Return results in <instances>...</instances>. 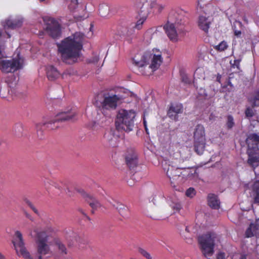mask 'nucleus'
Listing matches in <instances>:
<instances>
[{
    "instance_id": "774afa93",
    "label": "nucleus",
    "mask_w": 259,
    "mask_h": 259,
    "mask_svg": "<svg viewBox=\"0 0 259 259\" xmlns=\"http://www.w3.org/2000/svg\"><path fill=\"white\" fill-rule=\"evenodd\" d=\"M185 230L187 231V232H189V230H188V228L187 227H186L185 228Z\"/></svg>"
},
{
    "instance_id": "3c124183",
    "label": "nucleus",
    "mask_w": 259,
    "mask_h": 259,
    "mask_svg": "<svg viewBox=\"0 0 259 259\" xmlns=\"http://www.w3.org/2000/svg\"><path fill=\"white\" fill-rule=\"evenodd\" d=\"M157 212V211L153 209L151 210V215L150 217L154 220H159V219L155 215Z\"/></svg>"
},
{
    "instance_id": "c03bdc74",
    "label": "nucleus",
    "mask_w": 259,
    "mask_h": 259,
    "mask_svg": "<svg viewBox=\"0 0 259 259\" xmlns=\"http://www.w3.org/2000/svg\"><path fill=\"white\" fill-rule=\"evenodd\" d=\"M78 0H71L70 4L68 6V8L70 11H73L77 7Z\"/></svg>"
},
{
    "instance_id": "4c0bfd02",
    "label": "nucleus",
    "mask_w": 259,
    "mask_h": 259,
    "mask_svg": "<svg viewBox=\"0 0 259 259\" xmlns=\"http://www.w3.org/2000/svg\"><path fill=\"white\" fill-rule=\"evenodd\" d=\"M138 174L136 172H134L131 176V180L127 181V184L130 186L132 187L134 185V181L137 182L140 179V177H137Z\"/></svg>"
},
{
    "instance_id": "4d7b16f0",
    "label": "nucleus",
    "mask_w": 259,
    "mask_h": 259,
    "mask_svg": "<svg viewBox=\"0 0 259 259\" xmlns=\"http://www.w3.org/2000/svg\"><path fill=\"white\" fill-rule=\"evenodd\" d=\"M221 77H222L221 75H220V74H218L216 80L217 81H218L220 83H221Z\"/></svg>"
},
{
    "instance_id": "aec40b11",
    "label": "nucleus",
    "mask_w": 259,
    "mask_h": 259,
    "mask_svg": "<svg viewBox=\"0 0 259 259\" xmlns=\"http://www.w3.org/2000/svg\"><path fill=\"white\" fill-rule=\"evenodd\" d=\"M47 242V241H46V239L41 240L37 242V252L40 255L39 259H42L41 255L47 254L50 251V247Z\"/></svg>"
},
{
    "instance_id": "f8f14e48",
    "label": "nucleus",
    "mask_w": 259,
    "mask_h": 259,
    "mask_svg": "<svg viewBox=\"0 0 259 259\" xmlns=\"http://www.w3.org/2000/svg\"><path fill=\"white\" fill-rule=\"evenodd\" d=\"M15 236L17 240L13 242V243L17 252L19 251L24 258H30V255L24 247L22 233L20 231H17L15 232Z\"/></svg>"
},
{
    "instance_id": "de8ad7c7",
    "label": "nucleus",
    "mask_w": 259,
    "mask_h": 259,
    "mask_svg": "<svg viewBox=\"0 0 259 259\" xmlns=\"http://www.w3.org/2000/svg\"><path fill=\"white\" fill-rule=\"evenodd\" d=\"M186 195L189 197H192L195 195V190L193 188H189L186 192Z\"/></svg>"
},
{
    "instance_id": "e433bc0d",
    "label": "nucleus",
    "mask_w": 259,
    "mask_h": 259,
    "mask_svg": "<svg viewBox=\"0 0 259 259\" xmlns=\"http://www.w3.org/2000/svg\"><path fill=\"white\" fill-rule=\"evenodd\" d=\"M24 202L33 210V211L36 214L39 215V212L36 208L34 206L33 204L27 198H24L23 199Z\"/></svg>"
},
{
    "instance_id": "1a4fd4ad",
    "label": "nucleus",
    "mask_w": 259,
    "mask_h": 259,
    "mask_svg": "<svg viewBox=\"0 0 259 259\" xmlns=\"http://www.w3.org/2000/svg\"><path fill=\"white\" fill-rule=\"evenodd\" d=\"M137 7L139 9L138 14L140 19L137 21L136 24L132 29L136 28L138 30H140L141 29L142 25L149 14V3L147 0H138Z\"/></svg>"
},
{
    "instance_id": "680f3d73",
    "label": "nucleus",
    "mask_w": 259,
    "mask_h": 259,
    "mask_svg": "<svg viewBox=\"0 0 259 259\" xmlns=\"http://www.w3.org/2000/svg\"><path fill=\"white\" fill-rule=\"evenodd\" d=\"M24 213H25V214L26 217L27 218L30 219V217H31L30 214H28L27 212H26V211L24 212Z\"/></svg>"
},
{
    "instance_id": "6ab92c4d",
    "label": "nucleus",
    "mask_w": 259,
    "mask_h": 259,
    "mask_svg": "<svg viewBox=\"0 0 259 259\" xmlns=\"http://www.w3.org/2000/svg\"><path fill=\"white\" fill-rule=\"evenodd\" d=\"M164 29L167 35L171 40L174 41L177 40L178 34L174 24H166L164 25Z\"/></svg>"
},
{
    "instance_id": "13d9d810",
    "label": "nucleus",
    "mask_w": 259,
    "mask_h": 259,
    "mask_svg": "<svg viewBox=\"0 0 259 259\" xmlns=\"http://www.w3.org/2000/svg\"><path fill=\"white\" fill-rule=\"evenodd\" d=\"M186 242L188 244H192L193 242V239L191 238L187 239Z\"/></svg>"
},
{
    "instance_id": "7ed1b4c3",
    "label": "nucleus",
    "mask_w": 259,
    "mask_h": 259,
    "mask_svg": "<svg viewBox=\"0 0 259 259\" xmlns=\"http://www.w3.org/2000/svg\"><path fill=\"white\" fill-rule=\"evenodd\" d=\"M245 142L247 145V162L254 168L259 165V133L249 134Z\"/></svg>"
},
{
    "instance_id": "ddd939ff",
    "label": "nucleus",
    "mask_w": 259,
    "mask_h": 259,
    "mask_svg": "<svg viewBox=\"0 0 259 259\" xmlns=\"http://www.w3.org/2000/svg\"><path fill=\"white\" fill-rule=\"evenodd\" d=\"M128 94V90L119 87H114V109L124 103V99Z\"/></svg>"
},
{
    "instance_id": "69168bd1",
    "label": "nucleus",
    "mask_w": 259,
    "mask_h": 259,
    "mask_svg": "<svg viewBox=\"0 0 259 259\" xmlns=\"http://www.w3.org/2000/svg\"><path fill=\"white\" fill-rule=\"evenodd\" d=\"M4 256L0 252V259H4Z\"/></svg>"
},
{
    "instance_id": "a18cd8bd",
    "label": "nucleus",
    "mask_w": 259,
    "mask_h": 259,
    "mask_svg": "<svg viewBox=\"0 0 259 259\" xmlns=\"http://www.w3.org/2000/svg\"><path fill=\"white\" fill-rule=\"evenodd\" d=\"M192 169H189V172H190V175H189V178H197L198 177V174L197 171V169H193L192 167Z\"/></svg>"
},
{
    "instance_id": "dca6fc26",
    "label": "nucleus",
    "mask_w": 259,
    "mask_h": 259,
    "mask_svg": "<svg viewBox=\"0 0 259 259\" xmlns=\"http://www.w3.org/2000/svg\"><path fill=\"white\" fill-rule=\"evenodd\" d=\"M125 161L131 172H134L139 163L137 154L134 151L131 150L125 157Z\"/></svg>"
},
{
    "instance_id": "bf43d9fd",
    "label": "nucleus",
    "mask_w": 259,
    "mask_h": 259,
    "mask_svg": "<svg viewBox=\"0 0 259 259\" xmlns=\"http://www.w3.org/2000/svg\"><path fill=\"white\" fill-rule=\"evenodd\" d=\"M48 230L49 232H52L54 231V229L52 227H49L48 228Z\"/></svg>"
},
{
    "instance_id": "a211bd4d",
    "label": "nucleus",
    "mask_w": 259,
    "mask_h": 259,
    "mask_svg": "<svg viewBox=\"0 0 259 259\" xmlns=\"http://www.w3.org/2000/svg\"><path fill=\"white\" fill-rule=\"evenodd\" d=\"M113 139V131L112 125L106 128L103 137V143L105 147L109 148L112 146V140Z\"/></svg>"
},
{
    "instance_id": "c9c22d12",
    "label": "nucleus",
    "mask_w": 259,
    "mask_h": 259,
    "mask_svg": "<svg viewBox=\"0 0 259 259\" xmlns=\"http://www.w3.org/2000/svg\"><path fill=\"white\" fill-rule=\"evenodd\" d=\"M10 93V88L8 85L1 88L0 90V96L2 98H6Z\"/></svg>"
},
{
    "instance_id": "f704fd0d",
    "label": "nucleus",
    "mask_w": 259,
    "mask_h": 259,
    "mask_svg": "<svg viewBox=\"0 0 259 259\" xmlns=\"http://www.w3.org/2000/svg\"><path fill=\"white\" fill-rule=\"evenodd\" d=\"M183 168V169H181V170H183V171H181V178H182V183L184 182L186 178H189V175H190V172H189V169H192V168L191 167Z\"/></svg>"
},
{
    "instance_id": "58836bf2",
    "label": "nucleus",
    "mask_w": 259,
    "mask_h": 259,
    "mask_svg": "<svg viewBox=\"0 0 259 259\" xmlns=\"http://www.w3.org/2000/svg\"><path fill=\"white\" fill-rule=\"evenodd\" d=\"M108 8L107 6L100 5L99 6V13L101 17L106 16L108 13Z\"/></svg>"
},
{
    "instance_id": "393cba45",
    "label": "nucleus",
    "mask_w": 259,
    "mask_h": 259,
    "mask_svg": "<svg viewBox=\"0 0 259 259\" xmlns=\"http://www.w3.org/2000/svg\"><path fill=\"white\" fill-rule=\"evenodd\" d=\"M210 23V21L205 17L202 16L199 17L198 26L201 30L206 33L208 32Z\"/></svg>"
},
{
    "instance_id": "2eb2a0df",
    "label": "nucleus",
    "mask_w": 259,
    "mask_h": 259,
    "mask_svg": "<svg viewBox=\"0 0 259 259\" xmlns=\"http://www.w3.org/2000/svg\"><path fill=\"white\" fill-rule=\"evenodd\" d=\"M133 29H127L125 25H119L117 27L116 35L119 39H125L128 42L131 41L132 36L134 34Z\"/></svg>"
},
{
    "instance_id": "0e129e2a",
    "label": "nucleus",
    "mask_w": 259,
    "mask_h": 259,
    "mask_svg": "<svg viewBox=\"0 0 259 259\" xmlns=\"http://www.w3.org/2000/svg\"><path fill=\"white\" fill-rule=\"evenodd\" d=\"M201 1H202V0H198V1H197V3H198L197 6H200V8H201V6L200 4V3Z\"/></svg>"
},
{
    "instance_id": "052dcab7",
    "label": "nucleus",
    "mask_w": 259,
    "mask_h": 259,
    "mask_svg": "<svg viewBox=\"0 0 259 259\" xmlns=\"http://www.w3.org/2000/svg\"><path fill=\"white\" fill-rule=\"evenodd\" d=\"M233 75L234 74L233 73L230 74L227 79H230V80H231V79L233 78Z\"/></svg>"
},
{
    "instance_id": "c756f323",
    "label": "nucleus",
    "mask_w": 259,
    "mask_h": 259,
    "mask_svg": "<svg viewBox=\"0 0 259 259\" xmlns=\"http://www.w3.org/2000/svg\"><path fill=\"white\" fill-rule=\"evenodd\" d=\"M249 100L252 108L259 106V90L255 92L253 97Z\"/></svg>"
},
{
    "instance_id": "bb28decb",
    "label": "nucleus",
    "mask_w": 259,
    "mask_h": 259,
    "mask_svg": "<svg viewBox=\"0 0 259 259\" xmlns=\"http://www.w3.org/2000/svg\"><path fill=\"white\" fill-rule=\"evenodd\" d=\"M205 140L194 141V147L195 151L199 155H201L205 148Z\"/></svg>"
},
{
    "instance_id": "4468645a",
    "label": "nucleus",
    "mask_w": 259,
    "mask_h": 259,
    "mask_svg": "<svg viewBox=\"0 0 259 259\" xmlns=\"http://www.w3.org/2000/svg\"><path fill=\"white\" fill-rule=\"evenodd\" d=\"M183 112V106L182 104L171 103L167 111V115L172 120L177 121L179 118V114H181Z\"/></svg>"
},
{
    "instance_id": "864d4df0",
    "label": "nucleus",
    "mask_w": 259,
    "mask_h": 259,
    "mask_svg": "<svg viewBox=\"0 0 259 259\" xmlns=\"http://www.w3.org/2000/svg\"><path fill=\"white\" fill-rule=\"evenodd\" d=\"M63 184L62 183H61V185H59L57 183H54V186L59 189H62L63 188Z\"/></svg>"
},
{
    "instance_id": "6e6552de",
    "label": "nucleus",
    "mask_w": 259,
    "mask_h": 259,
    "mask_svg": "<svg viewBox=\"0 0 259 259\" xmlns=\"http://www.w3.org/2000/svg\"><path fill=\"white\" fill-rule=\"evenodd\" d=\"M44 21L46 24V31L51 37L53 38L60 37L62 33L61 25L55 19L46 17Z\"/></svg>"
},
{
    "instance_id": "49530a36",
    "label": "nucleus",
    "mask_w": 259,
    "mask_h": 259,
    "mask_svg": "<svg viewBox=\"0 0 259 259\" xmlns=\"http://www.w3.org/2000/svg\"><path fill=\"white\" fill-rule=\"evenodd\" d=\"M227 47L228 46L226 42L222 41L219 45L217 46L215 48L216 50L222 51L226 49Z\"/></svg>"
},
{
    "instance_id": "ea45409f",
    "label": "nucleus",
    "mask_w": 259,
    "mask_h": 259,
    "mask_svg": "<svg viewBox=\"0 0 259 259\" xmlns=\"http://www.w3.org/2000/svg\"><path fill=\"white\" fill-rule=\"evenodd\" d=\"M222 88L223 89H226V91L229 92L232 91L234 89V87L230 79H227V83L222 86Z\"/></svg>"
},
{
    "instance_id": "cd10ccee",
    "label": "nucleus",
    "mask_w": 259,
    "mask_h": 259,
    "mask_svg": "<svg viewBox=\"0 0 259 259\" xmlns=\"http://www.w3.org/2000/svg\"><path fill=\"white\" fill-rule=\"evenodd\" d=\"M254 202L259 205V181H256L253 186Z\"/></svg>"
},
{
    "instance_id": "79ce46f5",
    "label": "nucleus",
    "mask_w": 259,
    "mask_h": 259,
    "mask_svg": "<svg viewBox=\"0 0 259 259\" xmlns=\"http://www.w3.org/2000/svg\"><path fill=\"white\" fill-rule=\"evenodd\" d=\"M37 242H39L41 240H45L46 241H48V235L47 234L46 231H41L37 234Z\"/></svg>"
},
{
    "instance_id": "8fccbe9b",
    "label": "nucleus",
    "mask_w": 259,
    "mask_h": 259,
    "mask_svg": "<svg viewBox=\"0 0 259 259\" xmlns=\"http://www.w3.org/2000/svg\"><path fill=\"white\" fill-rule=\"evenodd\" d=\"M254 235L252 230V226L250 225L246 230L245 236L246 237H251Z\"/></svg>"
},
{
    "instance_id": "4be33fe9",
    "label": "nucleus",
    "mask_w": 259,
    "mask_h": 259,
    "mask_svg": "<svg viewBox=\"0 0 259 259\" xmlns=\"http://www.w3.org/2000/svg\"><path fill=\"white\" fill-rule=\"evenodd\" d=\"M208 205L212 209H218L220 207V201L217 195L209 194L207 196Z\"/></svg>"
},
{
    "instance_id": "39448f33",
    "label": "nucleus",
    "mask_w": 259,
    "mask_h": 259,
    "mask_svg": "<svg viewBox=\"0 0 259 259\" xmlns=\"http://www.w3.org/2000/svg\"><path fill=\"white\" fill-rule=\"evenodd\" d=\"M75 116V112L67 111L60 112L56 115L55 118L49 122L39 123L36 125V130L38 137L41 139L42 137V130L48 129L54 130L60 126V123L72 119Z\"/></svg>"
},
{
    "instance_id": "20e7f679",
    "label": "nucleus",
    "mask_w": 259,
    "mask_h": 259,
    "mask_svg": "<svg viewBox=\"0 0 259 259\" xmlns=\"http://www.w3.org/2000/svg\"><path fill=\"white\" fill-rule=\"evenodd\" d=\"M135 112L132 110L128 112L124 109L119 110L116 115L115 125L116 129L118 131H123L126 132H131L134 126V118Z\"/></svg>"
},
{
    "instance_id": "9d476101",
    "label": "nucleus",
    "mask_w": 259,
    "mask_h": 259,
    "mask_svg": "<svg viewBox=\"0 0 259 259\" xmlns=\"http://www.w3.org/2000/svg\"><path fill=\"white\" fill-rule=\"evenodd\" d=\"M22 65L20 61L16 59L12 60L0 59V70L4 73L14 72L20 69Z\"/></svg>"
},
{
    "instance_id": "0eeeda50",
    "label": "nucleus",
    "mask_w": 259,
    "mask_h": 259,
    "mask_svg": "<svg viewBox=\"0 0 259 259\" xmlns=\"http://www.w3.org/2000/svg\"><path fill=\"white\" fill-rule=\"evenodd\" d=\"M150 60H151V64L149 68H151L153 70L157 69L162 62V58L160 55H154L151 58V55L149 54L143 55L140 59L138 56H135L133 59V62L135 66L139 68H143L149 63Z\"/></svg>"
},
{
    "instance_id": "603ef678",
    "label": "nucleus",
    "mask_w": 259,
    "mask_h": 259,
    "mask_svg": "<svg viewBox=\"0 0 259 259\" xmlns=\"http://www.w3.org/2000/svg\"><path fill=\"white\" fill-rule=\"evenodd\" d=\"M234 34L235 36L239 37L240 36V35L241 34V32L240 30H234Z\"/></svg>"
},
{
    "instance_id": "f257e3e1",
    "label": "nucleus",
    "mask_w": 259,
    "mask_h": 259,
    "mask_svg": "<svg viewBox=\"0 0 259 259\" xmlns=\"http://www.w3.org/2000/svg\"><path fill=\"white\" fill-rule=\"evenodd\" d=\"M62 61L72 64L77 61L82 49V39L77 33L68 36L57 44Z\"/></svg>"
},
{
    "instance_id": "f03ea898",
    "label": "nucleus",
    "mask_w": 259,
    "mask_h": 259,
    "mask_svg": "<svg viewBox=\"0 0 259 259\" xmlns=\"http://www.w3.org/2000/svg\"><path fill=\"white\" fill-rule=\"evenodd\" d=\"M96 104L103 114L108 118L105 121V125L111 123L113 121L111 117L113 110V94L107 90L101 92L97 96Z\"/></svg>"
},
{
    "instance_id": "6e6d98bb",
    "label": "nucleus",
    "mask_w": 259,
    "mask_h": 259,
    "mask_svg": "<svg viewBox=\"0 0 259 259\" xmlns=\"http://www.w3.org/2000/svg\"><path fill=\"white\" fill-rule=\"evenodd\" d=\"M254 228H256V229L259 230V219L256 220L255 222V226L253 227Z\"/></svg>"
},
{
    "instance_id": "412c9836",
    "label": "nucleus",
    "mask_w": 259,
    "mask_h": 259,
    "mask_svg": "<svg viewBox=\"0 0 259 259\" xmlns=\"http://www.w3.org/2000/svg\"><path fill=\"white\" fill-rule=\"evenodd\" d=\"M205 140L204 126L201 124H197L194 132V141Z\"/></svg>"
},
{
    "instance_id": "473e14b6",
    "label": "nucleus",
    "mask_w": 259,
    "mask_h": 259,
    "mask_svg": "<svg viewBox=\"0 0 259 259\" xmlns=\"http://www.w3.org/2000/svg\"><path fill=\"white\" fill-rule=\"evenodd\" d=\"M171 201V204H170V206L174 209L178 211L181 209L182 205L179 200L175 198H172Z\"/></svg>"
},
{
    "instance_id": "338daca9",
    "label": "nucleus",
    "mask_w": 259,
    "mask_h": 259,
    "mask_svg": "<svg viewBox=\"0 0 259 259\" xmlns=\"http://www.w3.org/2000/svg\"><path fill=\"white\" fill-rule=\"evenodd\" d=\"M7 35H8V38L11 37V35L9 33H7Z\"/></svg>"
},
{
    "instance_id": "72a5a7b5",
    "label": "nucleus",
    "mask_w": 259,
    "mask_h": 259,
    "mask_svg": "<svg viewBox=\"0 0 259 259\" xmlns=\"http://www.w3.org/2000/svg\"><path fill=\"white\" fill-rule=\"evenodd\" d=\"M181 79L183 82L186 84H190L191 83V79L189 78L187 74L184 71L181 70L180 71Z\"/></svg>"
},
{
    "instance_id": "37998d69",
    "label": "nucleus",
    "mask_w": 259,
    "mask_h": 259,
    "mask_svg": "<svg viewBox=\"0 0 259 259\" xmlns=\"http://www.w3.org/2000/svg\"><path fill=\"white\" fill-rule=\"evenodd\" d=\"M245 117L250 118L254 115V110L250 107L246 108L245 111Z\"/></svg>"
},
{
    "instance_id": "7c9ffc66",
    "label": "nucleus",
    "mask_w": 259,
    "mask_h": 259,
    "mask_svg": "<svg viewBox=\"0 0 259 259\" xmlns=\"http://www.w3.org/2000/svg\"><path fill=\"white\" fill-rule=\"evenodd\" d=\"M114 207L117 210L118 213L123 217L125 214V212L126 211V207L122 204L117 202L116 205L114 204Z\"/></svg>"
},
{
    "instance_id": "f3484780",
    "label": "nucleus",
    "mask_w": 259,
    "mask_h": 259,
    "mask_svg": "<svg viewBox=\"0 0 259 259\" xmlns=\"http://www.w3.org/2000/svg\"><path fill=\"white\" fill-rule=\"evenodd\" d=\"M81 195L85 200L92 207V212H94V210L101 207V204L99 201L92 195L87 193L84 191L81 192Z\"/></svg>"
},
{
    "instance_id": "e2e57ef3",
    "label": "nucleus",
    "mask_w": 259,
    "mask_h": 259,
    "mask_svg": "<svg viewBox=\"0 0 259 259\" xmlns=\"http://www.w3.org/2000/svg\"><path fill=\"white\" fill-rule=\"evenodd\" d=\"M240 259H247L246 256L245 255H242L240 258Z\"/></svg>"
},
{
    "instance_id": "423d86ee",
    "label": "nucleus",
    "mask_w": 259,
    "mask_h": 259,
    "mask_svg": "<svg viewBox=\"0 0 259 259\" xmlns=\"http://www.w3.org/2000/svg\"><path fill=\"white\" fill-rule=\"evenodd\" d=\"M216 237L217 235L212 232H208L198 237V243L205 257H210L213 254Z\"/></svg>"
},
{
    "instance_id": "c85d7f7f",
    "label": "nucleus",
    "mask_w": 259,
    "mask_h": 259,
    "mask_svg": "<svg viewBox=\"0 0 259 259\" xmlns=\"http://www.w3.org/2000/svg\"><path fill=\"white\" fill-rule=\"evenodd\" d=\"M165 5L160 3L158 0L153 1L149 4V9L152 8L154 9L157 10L159 13H160L162 11Z\"/></svg>"
},
{
    "instance_id": "5701e85b",
    "label": "nucleus",
    "mask_w": 259,
    "mask_h": 259,
    "mask_svg": "<svg viewBox=\"0 0 259 259\" xmlns=\"http://www.w3.org/2000/svg\"><path fill=\"white\" fill-rule=\"evenodd\" d=\"M60 75L58 70L52 65L48 66L47 68V75L50 80H54L58 78Z\"/></svg>"
},
{
    "instance_id": "a19ab883",
    "label": "nucleus",
    "mask_w": 259,
    "mask_h": 259,
    "mask_svg": "<svg viewBox=\"0 0 259 259\" xmlns=\"http://www.w3.org/2000/svg\"><path fill=\"white\" fill-rule=\"evenodd\" d=\"M138 252L144 257H145L146 259H152L150 253H148L146 250H145L143 248L139 247L138 248Z\"/></svg>"
},
{
    "instance_id": "9b49d317",
    "label": "nucleus",
    "mask_w": 259,
    "mask_h": 259,
    "mask_svg": "<svg viewBox=\"0 0 259 259\" xmlns=\"http://www.w3.org/2000/svg\"><path fill=\"white\" fill-rule=\"evenodd\" d=\"M183 168V167L175 168L172 166H168L166 171V175L169 179L172 186L175 187V183L177 184L182 183L181 170Z\"/></svg>"
},
{
    "instance_id": "2f4dec72",
    "label": "nucleus",
    "mask_w": 259,
    "mask_h": 259,
    "mask_svg": "<svg viewBox=\"0 0 259 259\" xmlns=\"http://www.w3.org/2000/svg\"><path fill=\"white\" fill-rule=\"evenodd\" d=\"M235 122L233 117L231 115H229L227 117V121L226 125L227 128L229 130H232V128L235 126Z\"/></svg>"
},
{
    "instance_id": "09e8293b",
    "label": "nucleus",
    "mask_w": 259,
    "mask_h": 259,
    "mask_svg": "<svg viewBox=\"0 0 259 259\" xmlns=\"http://www.w3.org/2000/svg\"><path fill=\"white\" fill-rule=\"evenodd\" d=\"M241 60V59L240 58L238 59H235L234 60L233 63H232L231 61L230 64L231 65L232 67L235 68V67H236L238 70H240L239 64H240V62Z\"/></svg>"
},
{
    "instance_id": "5fc2aeb1",
    "label": "nucleus",
    "mask_w": 259,
    "mask_h": 259,
    "mask_svg": "<svg viewBox=\"0 0 259 259\" xmlns=\"http://www.w3.org/2000/svg\"><path fill=\"white\" fill-rule=\"evenodd\" d=\"M225 254L224 253H220L218 254L217 258L218 259H224Z\"/></svg>"
},
{
    "instance_id": "a878e982",
    "label": "nucleus",
    "mask_w": 259,
    "mask_h": 259,
    "mask_svg": "<svg viewBox=\"0 0 259 259\" xmlns=\"http://www.w3.org/2000/svg\"><path fill=\"white\" fill-rule=\"evenodd\" d=\"M54 244L57 247L59 252L62 255H67L68 250L65 245L59 239L55 238L54 240Z\"/></svg>"
},
{
    "instance_id": "b1692460",
    "label": "nucleus",
    "mask_w": 259,
    "mask_h": 259,
    "mask_svg": "<svg viewBox=\"0 0 259 259\" xmlns=\"http://www.w3.org/2000/svg\"><path fill=\"white\" fill-rule=\"evenodd\" d=\"M22 22L20 20H6L3 22V26L5 29L11 28L15 29L17 27H19L22 25Z\"/></svg>"
}]
</instances>
